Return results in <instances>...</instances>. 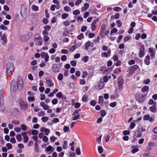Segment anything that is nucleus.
<instances>
[{"mask_svg":"<svg viewBox=\"0 0 157 157\" xmlns=\"http://www.w3.org/2000/svg\"><path fill=\"white\" fill-rule=\"evenodd\" d=\"M18 84L17 83L14 84V80L11 81V86H13L14 87H16L17 86V89L18 90H21L22 89L23 86V81L22 78L20 76L18 77L17 78Z\"/></svg>","mask_w":157,"mask_h":157,"instance_id":"f257e3e1","label":"nucleus"},{"mask_svg":"<svg viewBox=\"0 0 157 157\" xmlns=\"http://www.w3.org/2000/svg\"><path fill=\"white\" fill-rule=\"evenodd\" d=\"M147 95V94L138 93L136 94L135 99L139 103H143L146 98Z\"/></svg>","mask_w":157,"mask_h":157,"instance_id":"f03ea898","label":"nucleus"},{"mask_svg":"<svg viewBox=\"0 0 157 157\" xmlns=\"http://www.w3.org/2000/svg\"><path fill=\"white\" fill-rule=\"evenodd\" d=\"M145 131V129L144 128L141 127L139 128L133 134V136L134 138H136L139 137H140L142 136V133Z\"/></svg>","mask_w":157,"mask_h":157,"instance_id":"7ed1b4c3","label":"nucleus"},{"mask_svg":"<svg viewBox=\"0 0 157 157\" xmlns=\"http://www.w3.org/2000/svg\"><path fill=\"white\" fill-rule=\"evenodd\" d=\"M14 69V68L13 63L7 64L6 66V72L8 73H10L12 74Z\"/></svg>","mask_w":157,"mask_h":157,"instance_id":"20e7f679","label":"nucleus"},{"mask_svg":"<svg viewBox=\"0 0 157 157\" xmlns=\"http://www.w3.org/2000/svg\"><path fill=\"white\" fill-rule=\"evenodd\" d=\"M124 79L122 76H120L117 79V84L120 91L122 90V85L124 84Z\"/></svg>","mask_w":157,"mask_h":157,"instance_id":"39448f33","label":"nucleus"},{"mask_svg":"<svg viewBox=\"0 0 157 157\" xmlns=\"http://www.w3.org/2000/svg\"><path fill=\"white\" fill-rule=\"evenodd\" d=\"M145 53V48L144 44H141L140 46L139 51V57L142 58L144 57Z\"/></svg>","mask_w":157,"mask_h":157,"instance_id":"423d86ee","label":"nucleus"},{"mask_svg":"<svg viewBox=\"0 0 157 157\" xmlns=\"http://www.w3.org/2000/svg\"><path fill=\"white\" fill-rule=\"evenodd\" d=\"M139 68V67L137 64L134 65L130 67L129 69V73L131 75L133 74L135 71L137 70Z\"/></svg>","mask_w":157,"mask_h":157,"instance_id":"0eeeda50","label":"nucleus"},{"mask_svg":"<svg viewBox=\"0 0 157 157\" xmlns=\"http://www.w3.org/2000/svg\"><path fill=\"white\" fill-rule=\"evenodd\" d=\"M20 104L21 108L24 110H26L28 109V105L27 103L25 102L22 100H20Z\"/></svg>","mask_w":157,"mask_h":157,"instance_id":"6e6552de","label":"nucleus"},{"mask_svg":"<svg viewBox=\"0 0 157 157\" xmlns=\"http://www.w3.org/2000/svg\"><path fill=\"white\" fill-rule=\"evenodd\" d=\"M61 67L60 65L59 64H54L52 67V70L54 72L58 73L59 72Z\"/></svg>","mask_w":157,"mask_h":157,"instance_id":"1a4fd4ad","label":"nucleus"},{"mask_svg":"<svg viewBox=\"0 0 157 157\" xmlns=\"http://www.w3.org/2000/svg\"><path fill=\"white\" fill-rule=\"evenodd\" d=\"M41 56L42 58L44 59L45 62L48 61L49 57L48 53L42 52L41 53Z\"/></svg>","mask_w":157,"mask_h":157,"instance_id":"9d476101","label":"nucleus"},{"mask_svg":"<svg viewBox=\"0 0 157 157\" xmlns=\"http://www.w3.org/2000/svg\"><path fill=\"white\" fill-rule=\"evenodd\" d=\"M46 82L48 85V86L51 87L53 86L54 85L52 83V80L51 78L50 77H48L46 78Z\"/></svg>","mask_w":157,"mask_h":157,"instance_id":"9b49d317","label":"nucleus"},{"mask_svg":"<svg viewBox=\"0 0 157 157\" xmlns=\"http://www.w3.org/2000/svg\"><path fill=\"white\" fill-rule=\"evenodd\" d=\"M99 20L98 18H97L95 20L93 21L91 25V30L92 31H94L96 30L97 27L95 25L96 22L99 21Z\"/></svg>","mask_w":157,"mask_h":157,"instance_id":"f8f14e48","label":"nucleus"},{"mask_svg":"<svg viewBox=\"0 0 157 157\" xmlns=\"http://www.w3.org/2000/svg\"><path fill=\"white\" fill-rule=\"evenodd\" d=\"M30 38L29 35L28 34H25L20 36V40L22 42H26Z\"/></svg>","mask_w":157,"mask_h":157,"instance_id":"ddd939ff","label":"nucleus"},{"mask_svg":"<svg viewBox=\"0 0 157 157\" xmlns=\"http://www.w3.org/2000/svg\"><path fill=\"white\" fill-rule=\"evenodd\" d=\"M1 40L3 41V42L2 43V44L5 45L6 44L7 42V39L6 37V34H3L2 35L1 38Z\"/></svg>","mask_w":157,"mask_h":157,"instance_id":"4468645a","label":"nucleus"},{"mask_svg":"<svg viewBox=\"0 0 157 157\" xmlns=\"http://www.w3.org/2000/svg\"><path fill=\"white\" fill-rule=\"evenodd\" d=\"M22 135L23 137V142L24 143H27L29 140L28 137L27 135V133L26 132H24L22 133Z\"/></svg>","mask_w":157,"mask_h":157,"instance_id":"2eb2a0df","label":"nucleus"},{"mask_svg":"<svg viewBox=\"0 0 157 157\" xmlns=\"http://www.w3.org/2000/svg\"><path fill=\"white\" fill-rule=\"evenodd\" d=\"M94 44L93 43L91 42L90 41H88L85 44V49L87 50L89 49V47H92L94 46Z\"/></svg>","mask_w":157,"mask_h":157,"instance_id":"dca6fc26","label":"nucleus"},{"mask_svg":"<svg viewBox=\"0 0 157 157\" xmlns=\"http://www.w3.org/2000/svg\"><path fill=\"white\" fill-rule=\"evenodd\" d=\"M148 52L150 53V56L151 57H154L155 55V50L153 48L151 47L148 49Z\"/></svg>","mask_w":157,"mask_h":157,"instance_id":"f3484780","label":"nucleus"},{"mask_svg":"<svg viewBox=\"0 0 157 157\" xmlns=\"http://www.w3.org/2000/svg\"><path fill=\"white\" fill-rule=\"evenodd\" d=\"M156 102H155V104L154 105H153L152 106L149 108V109L153 113H156Z\"/></svg>","mask_w":157,"mask_h":157,"instance_id":"a211bd4d","label":"nucleus"},{"mask_svg":"<svg viewBox=\"0 0 157 157\" xmlns=\"http://www.w3.org/2000/svg\"><path fill=\"white\" fill-rule=\"evenodd\" d=\"M144 63L147 65H149L150 63V57L149 55L146 56L144 60Z\"/></svg>","mask_w":157,"mask_h":157,"instance_id":"6ab92c4d","label":"nucleus"},{"mask_svg":"<svg viewBox=\"0 0 157 157\" xmlns=\"http://www.w3.org/2000/svg\"><path fill=\"white\" fill-rule=\"evenodd\" d=\"M149 89V87L148 86H144L141 89V91L143 93H145Z\"/></svg>","mask_w":157,"mask_h":157,"instance_id":"aec40b11","label":"nucleus"},{"mask_svg":"<svg viewBox=\"0 0 157 157\" xmlns=\"http://www.w3.org/2000/svg\"><path fill=\"white\" fill-rule=\"evenodd\" d=\"M42 40V38L38 34H36L34 36V41L36 42L37 40Z\"/></svg>","mask_w":157,"mask_h":157,"instance_id":"412c9836","label":"nucleus"},{"mask_svg":"<svg viewBox=\"0 0 157 157\" xmlns=\"http://www.w3.org/2000/svg\"><path fill=\"white\" fill-rule=\"evenodd\" d=\"M103 98L102 96H100L98 98V103L100 105H102L103 103Z\"/></svg>","mask_w":157,"mask_h":157,"instance_id":"4be33fe9","label":"nucleus"},{"mask_svg":"<svg viewBox=\"0 0 157 157\" xmlns=\"http://www.w3.org/2000/svg\"><path fill=\"white\" fill-rule=\"evenodd\" d=\"M89 5L88 3H85L84 4V6L82 7V8L81 11H83L86 10L87 9L89 8Z\"/></svg>","mask_w":157,"mask_h":157,"instance_id":"5701e85b","label":"nucleus"},{"mask_svg":"<svg viewBox=\"0 0 157 157\" xmlns=\"http://www.w3.org/2000/svg\"><path fill=\"white\" fill-rule=\"evenodd\" d=\"M88 97L87 95H83L82 98V101L83 102H86L88 101Z\"/></svg>","mask_w":157,"mask_h":157,"instance_id":"b1692460","label":"nucleus"},{"mask_svg":"<svg viewBox=\"0 0 157 157\" xmlns=\"http://www.w3.org/2000/svg\"><path fill=\"white\" fill-rule=\"evenodd\" d=\"M34 149L35 151L36 152H38L39 151V147L37 143V142H35L34 144Z\"/></svg>","mask_w":157,"mask_h":157,"instance_id":"393cba45","label":"nucleus"},{"mask_svg":"<svg viewBox=\"0 0 157 157\" xmlns=\"http://www.w3.org/2000/svg\"><path fill=\"white\" fill-rule=\"evenodd\" d=\"M32 9L34 11H38L39 10V7L37 6L33 5L32 6Z\"/></svg>","mask_w":157,"mask_h":157,"instance_id":"a878e982","label":"nucleus"},{"mask_svg":"<svg viewBox=\"0 0 157 157\" xmlns=\"http://www.w3.org/2000/svg\"><path fill=\"white\" fill-rule=\"evenodd\" d=\"M106 114V112L105 110H101V111L100 115L101 117H104L105 116Z\"/></svg>","mask_w":157,"mask_h":157,"instance_id":"bb28decb","label":"nucleus"},{"mask_svg":"<svg viewBox=\"0 0 157 157\" xmlns=\"http://www.w3.org/2000/svg\"><path fill=\"white\" fill-rule=\"evenodd\" d=\"M116 23L117 24V26L118 27L120 28L121 26L122 25V23L120 20H117L116 21Z\"/></svg>","mask_w":157,"mask_h":157,"instance_id":"cd10ccee","label":"nucleus"},{"mask_svg":"<svg viewBox=\"0 0 157 157\" xmlns=\"http://www.w3.org/2000/svg\"><path fill=\"white\" fill-rule=\"evenodd\" d=\"M27 99L29 102H30L31 101H33L35 100V98L33 96L28 97H27Z\"/></svg>","mask_w":157,"mask_h":157,"instance_id":"c85d7f7f","label":"nucleus"},{"mask_svg":"<svg viewBox=\"0 0 157 157\" xmlns=\"http://www.w3.org/2000/svg\"><path fill=\"white\" fill-rule=\"evenodd\" d=\"M16 139L18 142H21L22 140V137L21 135L17 134L16 136Z\"/></svg>","mask_w":157,"mask_h":157,"instance_id":"c756f323","label":"nucleus"},{"mask_svg":"<svg viewBox=\"0 0 157 157\" xmlns=\"http://www.w3.org/2000/svg\"><path fill=\"white\" fill-rule=\"evenodd\" d=\"M69 16V14L67 13H63L62 15V18L63 19H65Z\"/></svg>","mask_w":157,"mask_h":157,"instance_id":"7c9ffc66","label":"nucleus"},{"mask_svg":"<svg viewBox=\"0 0 157 157\" xmlns=\"http://www.w3.org/2000/svg\"><path fill=\"white\" fill-rule=\"evenodd\" d=\"M44 30L48 32L50 30L51 27L49 25H47L44 26Z\"/></svg>","mask_w":157,"mask_h":157,"instance_id":"2f4dec72","label":"nucleus"},{"mask_svg":"<svg viewBox=\"0 0 157 157\" xmlns=\"http://www.w3.org/2000/svg\"><path fill=\"white\" fill-rule=\"evenodd\" d=\"M113 10H114L117 11L119 12L121 11L122 10L121 8L118 6H116L115 7L113 8Z\"/></svg>","mask_w":157,"mask_h":157,"instance_id":"473e14b6","label":"nucleus"},{"mask_svg":"<svg viewBox=\"0 0 157 157\" xmlns=\"http://www.w3.org/2000/svg\"><path fill=\"white\" fill-rule=\"evenodd\" d=\"M89 57L87 56L83 57L82 59V61H83L85 62L86 63L88 61Z\"/></svg>","mask_w":157,"mask_h":157,"instance_id":"72a5a7b5","label":"nucleus"},{"mask_svg":"<svg viewBox=\"0 0 157 157\" xmlns=\"http://www.w3.org/2000/svg\"><path fill=\"white\" fill-rule=\"evenodd\" d=\"M67 141H64L63 144V149H65L67 148Z\"/></svg>","mask_w":157,"mask_h":157,"instance_id":"f704fd0d","label":"nucleus"},{"mask_svg":"<svg viewBox=\"0 0 157 157\" xmlns=\"http://www.w3.org/2000/svg\"><path fill=\"white\" fill-rule=\"evenodd\" d=\"M106 29V26L105 24H103L101 26V30L102 32H104L105 31Z\"/></svg>","mask_w":157,"mask_h":157,"instance_id":"c9c22d12","label":"nucleus"},{"mask_svg":"<svg viewBox=\"0 0 157 157\" xmlns=\"http://www.w3.org/2000/svg\"><path fill=\"white\" fill-rule=\"evenodd\" d=\"M63 75L61 73H60L58 76V79L59 81H61L63 79Z\"/></svg>","mask_w":157,"mask_h":157,"instance_id":"e433bc0d","label":"nucleus"},{"mask_svg":"<svg viewBox=\"0 0 157 157\" xmlns=\"http://www.w3.org/2000/svg\"><path fill=\"white\" fill-rule=\"evenodd\" d=\"M21 127L22 130L23 131H25L27 129L26 126L24 124H21Z\"/></svg>","mask_w":157,"mask_h":157,"instance_id":"4c0bfd02","label":"nucleus"},{"mask_svg":"<svg viewBox=\"0 0 157 157\" xmlns=\"http://www.w3.org/2000/svg\"><path fill=\"white\" fill-rule=\"evenodd\" d=\"M0 29L3 30H6L8 29L7 27L4 25L2 24L0 26Z\"/></svg>","mask_w":157,"mask_h":157,"instance_id":"58836bf2","label":"nucleus"},{"mask_svg":"<svg viewBox=\"0 0 157 157\" xmlns=\"http://www.w3.org/2000/svg\"><path fill=\"white\" fill-rule=\"evenodd\" d=\"M98 150L99 153L101 154L103 151V148L102 146H99L98 147Z\"/></svg>","mask_w":157,"mask_h":157,"instance_id":"ea45409f","label":"nucleus"},{"mask_svg":"<svg viewBox=\"0 0 157 157\" xmlns=\"http://www.w3.org/2000/svg\"><path fill=\"white\" fill-rule=\"evenodd\" d=\"M76 153L78 155H81V152L80 151V149L79 147H77L76 150Z\"/></svg>","mask_w":157,"mask_h":157,"instance_id":"a19ab883","label":"nucleus"},{"mask_svg":"<svg viewBox=\"0 0 157 157\" xmlns=\"http://www.w3.org/2000/svg\"><path fill=\"white\" fill-rule=\"evenodd\" d=\"M87 75H88V73H87V72L86 71H84L82 72V77L83 78H84L86 77V76Z\"/></svg>","mask_w":157,"mask_h":157,"instance_id":"79ce46f5","label":"nucleus"},{"mask_svg":"<svg viewBox=\"0 0 157 157\" xmlns=\"http://www.w3.org/2000/svg\"><path fill=\"white\" fill-rule=\"evenodd\" d=\"M117 30L116 28H114L112 29L111 31L110 34L117 33Z\"/></svg>","mask_w":157,"mask_h":157,"instance_id":"37998d69","label":"nucleus"},{"mask_svg":"<svg viewBox=\"0 0 157 157\" xmlns=\"http://www.w3.org/2000/svg\"><path fill=\"white\" fill-rule=\"evenodd\" d=\"M78 119H80V115L78 114L75 115L73 118V120L75 121Z\"/></svg>","mask_w":157,"mask_h":157,"instance_id":"c03bdc74","label":"nucleus"},{"mask_svg":"<svg viewBox=\"0 0 157 157\" xmlns=\"http://www.w3.org/2000/svg\"><path fill=\"white\" fill-rule=\"evenodd\" d=\"M52 102L53 105H55L58 103V101L56 99L54 98L52 100Z\"/></svg>","mask_w":157,"mask_h":157,"instance_id":"a18cd8bd","label":"nucleus"},{"mask_svg":"<svg viewBox=\"0 0 157 157\" xmlns=\"http://www.w3.org/2000/svg\"><path fill=\"white\" fill-rule=\"evenodd\" d=\"M84 35L82 33H81L80 35L77 36V38L78 40H81L84 38Z\"/></svg>","mask_w":157,"mask_h":157,"instance_id":"49530a36","label":"nucleus"},{"mask_svg":"<svg viewBox=\"0 0 157 157\" xmlns=\"http://www.w3.org/2000/svg\"><path fill=\"white\" fill-rule=\"evenodd\" d=\"M43 39L45 42H47L49 40V37L47 35H44L43 36Z\"/></svg>","mask_w":157,"mask_h":157,"instance_id":"de8ad7c7","label":"nucleus"},{"mask_svg":"<svg viewBox=\"0 0 157 157\" xmlns=\"http://www.w3.org/2000/svg\"><path fill=\"white\" fill-rule=\"evenodd\" d=\"M43 41V40H38V41L37 42V43H35V44L36 45H37V46H40L42 44V41Z\"/></svg>","mask_w":157,"mask_h":157,"instance_id":"09e8293b","label":"nucleus"},{"mask_svg":"<svg viewBox=\"0 0 157 157\" xmlns=\"http://www.w3.org/2000/svg\"><path fill=\"white\" fill-rule=\"evenodd\" d=\"M80 13V12L78 10H77L73 11V13L75 15L79 14Z\"/></svg>","mask_w":157,"mask_h":157,"instance_id":"8fccbe9b","label":"nucleus"},{"mask_svg":"<svg viewBox=\"0 0 157 157\" xmlns=\"http://www.w3.org/2000/svg\"><path fill=\"white\" fill-rule=\"evenodd\" d=\"M76 48L75 45H73L71 46L69 48V50L71 52H73Z\"/></svg>","mask_w":157,"mask_h":157,"instance_id":"3c124183","label":"nucleus"},{"mask_svg":"<svg viewBox=\"0 0 157 157\" xmlns=\"http://www.w3.org/2000/svg\"><path fill=\"white\" fill-rule=\"evenodd\" d=\"M41 120L44 122H46L48 120V118L47 117H43L41 118Z\"/></svg>","mask_w":157,"mask_h":157,"instance_id":"603ef678","label":"nucleus"},{"mask_svg":"<svg viewBox=\"0 0 157 157\" xmlns=\"http://www.w3.org/2000/svg\"><path fill=\"white\" fill-rule=\"evenodd\" d=\"M64 132H68L69 131V127L67 126H64L63 129Z\"/></svg>","mask_w":157,"mask_h":157,"instance_id":"864d4df0","label":"nucleus"},{"mask_svg":"<svg viewBox=\"0 0 157 157\" xmlns=\"http://www.w3.org/2000/svg\"><path fill=\"white\" fill-rule=\"evenodd\" d=\"M70 63L71 65L74 67L76 66L77 64V63L76 61L74 60L71 61L70 62Z\"/></svg>","mask_w":157,"mask_h":157,"instance_id":"5fc2aeb1","label":"nucleus"},{"mask_svg":"<svg viewBox=\"0 0 157 157\" xmlns=\"http://www.w3.org/2000/svg\"><path fill=\"white\" fill-rule=\"evenodd\" d=\"M6 147H7L8 149H11L12 148V144L10 143H7L6 145Z\"/></svg>","mask_w":157,"mask_h":157,"instance_id":"6e6d98bb","label":"nucleus"},{"mask_svg":"<svg viewBox=\"0 0 157 157\" xmlns=\"http://www.w3.org/2000/svg\"><path fill=\"white\" fill-rule=\"evenodd\" d=\"M150 82V80L148 79V78H147L145 80H144L143 81V83L145 84H148Z\"/></svg>","mask_w":157,"mask_h":157,"instance_id":"4d7b16f0","label":"nucleus"},{"mask_svg":"<svg viewBox=\"0 0 157 157\" xmlns=\"http://www.w3.org/2000/svg\"><path fill=\"white\" fill-rule=\"evenodd\" d=\"M139 151V149L137 147H135L131 151L132 152V153H135L136 152L138 151Z\"/></svg>","mask_w":157,"mask_h":157,"instance_id":"13d9d810","label":"nucleus"},{"mask_svg":"<svg viewBox=\"0 0 157 157\" xmlns=\"http://www.w3.org/2000/svg\"><path fill=\"white\" fill-rule=\"evenodd\" d=\"M87 27L86 26H83L81 29V31L82 32H84L87 29Z\"/></svg>","mask_w":157,"mask_h":157,"instance_id":"bf43d9fd","label":"nucleus"},{"mask_svg":"<svg viewBox=\"0 0 157 157\" xmlns=\"http://www.w3.org/2000/svg\"><path fill=\"white\" fill-rule=\"evenodd\" d=\"M135 63V62L134 60H131L129 61L128 62V64L129 65L134 64Z\"/></svg>","mask_w":157,"mask_h":157,"instance_id":"052dcab7","label":"nucleus"},{"mask_svg":"<svg viewBox=\"0 0 157 157\" xmlns=\"http://www.w3.org/2000/svg\"><path fill=\"white\" fill-rule=\"evenodd\" d=\"M136 124L134 122H132L131 123L130 128L131 129H133L134 127H135Z\"/></svg>","mask_w":157,"mask_h":157,"instance_id":"680f3d73","label":"nucleus"},{"mask_svg":"<svg viewBox=\"0 0 157 157\" xmlns=\"http://www.w3.org/2000/svg\"><path fill=\"white\" fill-rule=\"evenodd\" d=\"M64 10L66 12H69L70 10V8L68 6H66L64 7Z\"/></svg>","mask_w":157,"mask_h":157,"instance_id":"e2e57ef3","label":"nucleus"},{"mask_svg":"<svg viewBox=\"0 0 157 157\" xmlns=\"http://www.w3.org/2000/svg\"><path fill=\"white\" fill-rule=\"evenodd\" d=\"M67 59V57L66 55H63L61 57V60L63 61L66 60Z\"/></svg>","mask_w":157,"mask_h":157,"instance_id":"0e129e2a","label":"nucleus"},{"mask_svg":"<svg viewBox=\"0 0 157 157\" xmlns=\"http://www.w3.org/2000/svg\"><path fill=\"white\" fill-rule=\"evenodd\" d=\"M148 104L150 105H151L152 104L154 105L155 104V102H154V101L153 99H151L148 102Z\"/></svg>","mask_w":157,"mask_h":157,"instance_id":"69168bd1","label":"nucleus"},{"mask_svg":"<svg viewBox=\"0 0 157 157\" xmlns=\"http://www.w3.org/2000/svg\"><path fill=\"white\" fill-rule=\"evenodd\" d=\"M63 24L65 26H67L69 25L70 22L68 21H66L63 22Z\"/></svg>","mask_w":157,"mask_h":157,"instance_id":"338daca9","label":"nucleus"},{"mask_svg":"<svg viewBox=\"0 0 157 157\" xmlns=\"http://www.w3.org/2000/svg\"><path fill=\"white\" fill-rule=\"evenodd\" d=\"M114 16V18L115 19H118L119 18L120 14L118 13H116Z\"/></svg>","mask_w":157,"mask_h":157,"instance_id":"774afa93","label":"nucleus"}]
</instances>
